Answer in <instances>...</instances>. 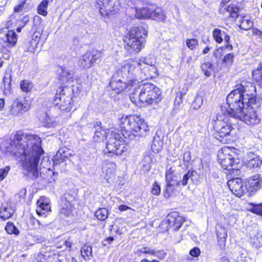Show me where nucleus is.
<instances>
[{
  "label": "nucleus",
  "instance_id": "obj_25",
  "mask_svg": "<svg viewBox=\"0 0 262 262\" xmlns=\"http://www.w3.org/2000/svg\"><path fill=\"white\" fill-rule=\"evenodd\" d=\"M70 155L69 149L67 148H62L59 149L54 157L53 163L57 165L63 162L65 159L68 158Z\"/></svg>",
  "mask_w": 262,
  "mask_h": 262
},
{
  "label": "nucleus",
  "instance_id": "obj_47",
  "mask_svg": "<svg viewBox=\"0 0 262 262\" xmlns=\"http://www.w3.org/2000/svg\"><path fill=\"white\" fill-rule=\"evenodd\" d=\"M186 43L189 49L193 50L198 45V41L195 38L188 39L186 41Z\"/></svg>",
  "mask_w": 262,
  "mask_h": 262
},
{
  "label": "nucleus",
  "instance_id": "obj_61",
  "mask_svg": "<svg viewBox=\"0 0 262 262\" xmlns=\"http://www.w3.org/2000/svg\"><path fill=\"white\" fill-rule=\"evenodd\" d=\"M166 181L167 183L171 184L172 185V186H173V187H174L175 185L177 186H181L180 184H178L179 181H177L173 179H170L168 176H166Z\"/></svg>",
  "mask_w": 262,
  "mask_h": 262
},
{
  "label": "nucleus",
  "instance_id": "obj_12",
  "mask_svg": "<svg viewBox=\"0 0 262 262\" xmlns=\"http://www.w3.org/2000/svg\"><path fill=\"white\" fill-rule=\"evenodd\" d=\"M96 7L103 16L114 14L121 7L120 0H97Z\"/></svg>",
  "mask_w": 262,
  "mask_h": 262
},
{
  "label": "nucleus",
  "instance_id": "obj_57",
  "mask_svg": "<svg viewBox=\"0 0 262 262\" xmlns=\"http://www.w3.org/2000/svg\"><path fill=\"white\" fill-rule=\"evenodd\" d=\"M226 239H217V246L221 250H224L226 248Z\"/></svg>",
  "mask_w": 262,
  "mask_h": 262
},
{
  "label": "nucleus",
  "instance_id": "obj_52",
  "mask_svg": "<svg viewBox=\"0 0 262 262\" xmlns=\"http://www.w3.org/2000/svg\"><path fill=\"white\" fill-rule=\"evenodd\" d=\"M224 37L225 41L227 43V45L224 46L225 48L226 49H227L228 50V51H231L232 50V46L229 43L230 38L229 36H228L225 32H224Z\"/></svg>",
  "mask_w": 262,
  "mask_h": 262
},
{
  "label": "nucleus",
  "instance_id": "obj_17",
  "mask_svg": "<svg viewBox=\"0 0 262 262\" xmlns=\"http://www.w3.org/2000/svg\"><path fill=\"white\" fill-rule=\"evenodd\" d=\"M227 185L230 190L235 195L240 197L243 195L245 191L242 180L240 178H235L229 180Z\"/></svg>",
  "mask_w": 262,
  "mask_h": 262
},
{
  "label": "nucleus",
  "instance_id": "obj_35",
  "mask_svg": "<svg viewBox=\"0 0 262 262\" xmlns=\"http://www.w3.org/2000/svg\"><path fill=\"white\" fill-rule=\"evenodd\" d=\"M224 32L219 29H215L213 31V37L216 42L221 43L223 42Z\"/></svg>",
  "mask_w": 262,
  "mask_h": 262
},
{
  "label": "nucleus",
  "instance_id": "obj_22",
  "mask_svg": "<svg viewBox=\"0 0 262 262\" xmlns=\"http://www.w3.org/2000/svg\"><path fill=\"white\" fill-rule=\"evenodd\" d=\"M15 212V209L9 204H2L0 208V218L6 220L12 217Z\"/></svg>",
  "mask_w": 262,
  "mask_h": 262
},
{
  "label": "nucleus",
  "instance_id": "obj_53",
  "mask_svg": "<svg viewBox=\"0 0 262 262\" xmlns=\"http://www.w3.org/2000/svg\"><path fill=\"white\" fill-rule=\"evenodd\" d=\"M10 169L9 167H6L4 169H0V181L3 180L7 176L9 170Z\"/></svg>",
  "mask_w": 262,
  "mask_h": 262
},
{
  "label": "nucleus",
  "instance_id": "obj_6",
  "mask_svg": "<svg viewBox=\"0 0 262 262\" xmlns=\"http://www.w3.org/2000/svg\"><path fill=\"white\" fill-rule=\"evenodd\" d=\"M229 115L224 112V108L221 107V112L219 113L213 118L212 125L215 131V138L223 143L227 141L225 137L229 136L233 129L229 120Z\"/></svg>",
  "mask_w": 262,
  "mask_h": 262
},
{
  "label": "nucleus",
  "instance_id": "obj_2",
  "mask_svg": "<svg viewBox=\"0 0 262 262\" xmlns=\"http://www.w3.org/2000/svg\"><path fill=\"white\" fill-rule=\"evenodd\" d=\"M255 92V87L248 83L247 84H239L236 85V89L232 91L227 97V103L229 109L225 106L224 112L229 116L235 118L241 113L247 110V106L256 103L257 98L254 96Z\"/></svg>",
  "mask_w": 262,
  "mask_h": 262
},
{
  "label": "nucleus",
  "instance_id": "obj_64",
  "mask_svg": "<svg viewBox=\"0 0 262 262\" xmlns=\"http://www.w3.org/2000/svg\"><path fill=\"white\" fill-rule=\"evenodd\" d=\"M26 189L25 188H23L18 192L17 195L19 198H24L26 195Z\"/></svg>",
  "mask_w": 262,
  "mask_h": 262
},
{
  "label": "nucleus",
  "instance_id": "obj_40",
  "mask_svg": "<svg viewBox=\"0 0 262 262\" xmlns=\"http://www.w3.org/2000/svg\"><path fill=\"white\" fill-rule=\"evenodd\" d=\"M37 45V39H32L26 44V51L34 52Z\"/></svg>",
  "mask_w": 262,
  "mask_h": 262
},
{
  "label": "nucleus",
  "instance_id": "obj_5",
  "mask_svg": "<svg viewBox=\"0 0 262 262\" xmlns=\"http://www.w3.org/2000/svg\"><path fill=\"white\" fill-rule=\"evenodd\" d=\"M133 93L134 97H138L143 103L147 104H157L161 100L160 89L151 83L140 84Z\"/></svg>",
  "mask_w": 262,
  "mask_h": 262
},
{
  "label": "nucleus",
  "instance_id": "obj_58",
  "mask_svg": "<svg viewBox=\"0 0 262 262\" xmlns=\"http://www.w3.org/2000/svg\"><path fill=\"white\" fill-rule=\"evenodd\" d=\"M26 3V0H21L19 5L15 6L14 8V11L16 13L19 12L23 10L24 5Z\"/></svg>",
  "mask_w": 262,
  "mask_h": 262
},
{
  "label": "nucleus",
  "instance_id": "obj_18",
  "mask_svg": "<svg viewBox=\"0 0 262 262\" xmlns=\"http://www.w3.org/2000/svg\"><path fill=\"white\" fill-rule=\"evenodd\" d=\"M245 163L246 166L249 168L258 167L262 163V160L260 157L256 154L249 151L247 153L245 157Z\"/></svg>",
  "mask_w": 262,
  "mask_h": 262
},
{
  "label": "nucleus",
  "instance_id": "obj_10",
  "mask_svg": "<svg viewBox=\"0 0 262 262\" xmlns=\"http://www.w3.org/2000/svg\"><path fill=\"white\" fill-rule=\"evenodd\" d=\"M233 152L229 147H224L218 152V161L224 169L229 171L236 170L238 171V159L233 156Z\"/></svg>",
  "mask_w": 262,
  "mask_h": 262
},
{
  "label": "nucleus",
  "instance_id": "obj_41",
  "mask_svg": "<svg viewBox=\"0 0 262 262\" xmlns=\"http://www.w3.org/2000/svg\"><path fill=\"white\" fill-rule=\"evenodd\" d=\"M5 230L8 234H14L17 235L19 234V230L12 223H8Z\"/></svg>",
  "mask_w": 262,
  "mask_h": 262
},
{
  "label": "nucleus",
  "instance_id": "obj_24",
  "mask_svg": "<svg viewBox=\"0 0 262 262\" xmlns=\"http://www.w3.org/2000/svg\"><path fill=\"white\" fill-rule=\"evenodd\" d=\"M115 165L113 163H108L106 164L104 168L103 171L104 179H106L108 183L112 181L115 176Z\"/></svg>",
  "mask_w": 262,
  "mask_h": 262
},
{
  "label": "nucleus",
  "instance_id": "obj_29",
  "mask_svg": "<svg viewBox=\"0 0 262 262\" xmlns=\"http://www.w3.org/2000/svg\"><path fill=\"white\" fill-rule=\"evenodd\" d=\"M79 66L85 69H89L92 65L91 60H90V55L86 52L79 60L78 62Z\"/></svg>",
  "mask_w": 262,
  "mask_h": 262
},
{
  "label": "nucleus",
  "instance_id": "obj_31",
  "mask_svg": "<svg viewBox=\"0 0 262 262\" xmlns=\"http://www.w3.org/2000/svg\"><path fill=\"white\" fill-rule=\"evenodd\" d=\"M43 125L47 127H52L56 125L57 122L54 117H50L47 114H45L41 120Z\"/></svg>",
  "mask_w": 262,
  "mask_h": 262
},
{
  "label": "nucleus",
  "instance_id": "obj_37",
  "mask_svg": "<svg viewBox=\"0 0 262 262\" xmlns=\"http://www.w3.org/2000/svg\"><path fill=\"white\" fill-rule=\"evenodd\" d=\"M185 94V93H183L181 91H178L176 93L175 99L174 100V108L178 110L179 109L182 103V99L184 95Z\"/></svg>",
  "mask_w": 262,
  "mask_h": 262
},
{
  "label": "nucleus",
  "instance_id": "obj_43",
  "mask_svg": "<svg viewBox=\"0 0 262 262\" xmlns=\"http://www.w3.org/2000/svg\"><path fill=\"white\" fill-rule=\"evenodd\" d=\"M250 205L252 206V207L249 209L250 212L262 216V203L256 205L250 204Z\"/></svg>",
  "mask_w": 262,
  "mask_h": 262
},
{
  "label": "nucleus",
  "instance_id": "obj_3",
  "mask_svg": "<svg viewBox=\"0 0 262 262\" xmlns=\"http://www.w3.org/2000/svg\"><path fill=\"white\" fill-rule=\"evenodd\" d=\"M144 76L135 61H126L118 69L110 83L111 88L119 94L126 89L134 86Z\"/></svg>",
  "mask_w": 262,
  "mask_h": 262
},
{
  "label": "nucleus",
  "instance_id": "obj_59",
  "mask_svg": "<svg viewBox=\"0 0 262 262\" xmlns=\"http://www.w3.org/2000/svg\"><path fill=\"white\" fill-rule=\"evenodd\" d=\"M104 135V132L102 133L101 132H95V135L94 136V139L96 141H99L100 140L102 139L103 136Z\"/></svg>",
  "mask_w": 262,
  "mask_h": 262
},
{
  "label": "nucleus",
  "instance_id": "obj_48",
  "mask_svg": "<svg viewBox=\"0 0 262 262\" xmlns=\"http://www.w3.org/2000/svg\"><path fill=\"white\" fill-rule=\"evenodd\" d=\"M173 189L174 187L172 186V185L170 183H167L166 188L164 193V196L165 198H169L171 194H172Z\"/></svg>",
  "mask_w": 262,
  "mask_h": 262
},
{
  "label": "nucleus",
  "instance_id": "obj_49",
  "mask_svg": "<svg viewBox=\"0 0 262 262\" xmlns=\"http://www.w3.org/2000/svg\"><path fill=\"white\" fill-rule=\"evenodd\" d=\"M83 256L89 257L92 255V248L89 246H84L81 250Z\"/></svg>",
  "mask_w": 262,
  "mask_h": 262
},
{
  "label": "nucleus",
  "instance_id": "obj_56",
  "mask_svg": "<svg viewBox=\"0 0 262 262\" xmlns=\"http://www.w3.org/2000/svg\"><path fill=\"white\" fill-rule=\"evenodd\" d=\"M252 75L256 81H259L262 79V73L260 71L255 70L252 72Z\"/></svg>",
  "mask_w": 262,
  "mask_h": 262
},
{
  "label": "nucleus",
  "instance_id": "obj_45",
  "mask_svg": "<svg viewBox=\"0 0 262 262\" xmlns=\"http://www.w3.org/2000/svg\"><path fill=\"white\" fill-rule=\"evenodd\" d=\"M234 55L233 53H230L226 54L222 60V64H231L233 61Z\"/></svg>",
  "mask_w": 262,
  "mask_h": 262
},
{
  "label": "nucleus",
  "instance_id": "obj_32",
  "mask_svg": "<svg viewBox=\"0 0 262 262\" xmlns=\"http://www.w3.org/2000/svg\"><path fill=\"white\" fill-rule=\"evenodd\" d=\"M213 68V64L210 61H205L201 65L202 70L204 72L205 75L207 77L211 76Z\"/></svg>",
  "mask_w": 262,
  "mask_h": 262
},
{
  "label": "nucleus",
  "instance_id": "obj_8",
  "mask_svg": "<svg viewBox=\"0 0 262 262\" xmlns=\"http://www.w3.org/2000/svg\"><path fill=\"white\" fill-rule=\"evenodd\" d=\"M147 31L143 27H135L131 29L128 37L125 40V48L130 53H137L143 48Z\"/></svg>",
  "mask_w": 262,
  "mask_h": 262
},
{
  "label": "nucleus",
  "instance_id": "obj_54",
  "mask_svg": "<svg viewBox=\"0 0 262 262\" xmlns=\"http://www.w3.org/2000/svg\"><path fill=\"white\" fill-rule=\"evenodd\" d=\"M166 253L164 250H154L153 255L158 257L160 259L164 258L166 256Z\"/></svg>",
  "mask_w": 262,
  "mask_h": 262
},
{
  "label": "nucleus",
  "instance_id": "obj_15",
  "mask_svg": "<svg viewBox=\"0 0 262 262\" xmlns=\"http://www.w3.org/2000/svg\"><path fill=\"white\" fill-rule=\"evenodd\" d=\"M230 0H222L221 3V8L219 12L227 16L233 18H237L238 16L239 9L234 4L226 6Z\"/></svg>",
  "mask_w": 262,
  "mask_h": 262
},
{
  "label": "nucleus",
  "instance_id": "obj_14",
  "mask_svg": "<svg viewBox=\"0 0 262 262\" xmlns=\"http://www.w3.org/2000/svg\"><path fill=\"white\" fill-rule=\"evenodd\" d=\"M17 36L13 30H0V43L7 47H13L16 43Z\"/></svg>",
  "mask_w": 262,
  "mask_h": 262
},
{
  "label": "nucleus",
  "instance_id": "obj_34",
  "mask_svg": "<svg viewBox=\"0 0 262 262\" xmlns=\"http://www.w3.org/2000/svg\"><path fill=\"white\" fill-rule=\"evenodd\" d=\"M250 243L255 247H260L262 246V235L257 233L252 236L250 239Z\"/></svg>",
  "mask_w": 262,
  "mask_h": 262
},
{
  "label": "nucleus",
  "instance_id": "obj_21",
  "mask_svg": "<svg viewBox=\"0 0 262 262\" xmlns=\"http://www.w3.org/2000/svg\"><path fill=\"white\" fill-rule=\"evenodd\" d=\"M59 214L61 217H68L72 212L73 206L71 203L67 200V198H63L60 204Z\"/></svg>",
  "mask_w": 262,
  "mask_h": 262
},
{
  "label": "nucleus",
  "instance_id": "obj_1",
  "mask_svg": "<svg viewBox=\"0 0 262 262\" xmlns=\"http://www.w3.org/2000/svg\"><path fill=\"white\" fill-rule=\"evenodd\" d=\"M41 140L37 135L27 134L20 130L10 138V142L3 144L1 147L6 152L17 156L23 161L24 168L32 172L35 178L38 176V165L43 150Z\"/></svg>",
  "mask_w": 262,
  "mask_h": 262
},
{
  "label": "nucleus",
  "instance_id": "obj_28",
  "mask_svg": "<svg viewBox=\"0 0 262 262\" xmlns=\"http://www.w3.org/2000/svg\"><path fill=\"white\" fill-rule=\"evenodd\" d=\"M163 143L159 136H155L154 138L151 145V149L155 153H158L163 148Z\"/></svg>",
  "mask_w": 262,
  "mask_h": 262
},
{
  "label": "nucleus",
  "instance_id": "obj_62",
  "mask_svg": "<svg viewBox=\"0 0 262 262\" xmlns=\"http://www.w3.org/2000/svg\"><path fill=\"white\" fill-rule=\"evenodd\" d=\"M253 33L254 35L257 36L258 38L262 39V32L259 30L258 29H253Z\"/></svg>",
  "mask_w": 262,
  "mask_h": 262
},
{
  "label": "nucleus",
  "instance_id": "obj_19",
  "mask_svg": "<svg viewBox=\"0 0 262 262\" xmlns=\"http://www.w3.org/2000/svg\"><path fill=\"white\" fill-rule=\"evenodd\" d=\"M167 220L169 226H172L173 230L176 231L179 229L184 222L183 217L180 216L176 212L169 214L167 216Z\"/></svg>",
  "mask_w": 262,
  "mask_h": 262
},
{
  "label": "nucleus",
  "instance_id": "obj_51",
  "mask_svg": "<svg viewBox=\"0 0 262 262\" xmlns=\"http://www.w3.org/2000/svg\"><path fill=\"white\" fill-rule=\"evenodd\" d=\"M225 49H226L225 47H221L215 49L213 52L214 57L216 59L220 58L222 55L223 51Z\"/></svg>",
  "mask_w": 262,
  "mask_h": 262
},
{
  "label": "nucleus",
  "instance_id": "obj_4",
  "mask_svg": "<svg viewBox=\"0 0 262 262\" xmlns=\"http://www.w3.org/2000/svg\"><path fill=\"white\" fill-rule=\"evenodd\" d=\"M120 127L128 137L133 140L135 137H143L148 130L143 119L137 115L122 116L119 120Z\"/></svg>",
  "mask_w": 262,
  "mask_h": 262
},
{
  "label": "nucleus",
  "instance_id": "obj_30",
  "mask_svg": "<svg viewBox=\"0 0 262 262\" xmlns=\"http://www.w3.org/2000/svg\"><path fill=\"white\" fill-rule=\"evenodd\" d=\"M238 23L240 28L244 30H248L253 26V21L245 17L241 18L238 20Z\"/></svg>",
  "mask_w": 262,
  "mask_h": 262
},
{
  "label": "nucleus",
  "instance_id": "obj_13",
  "mask_svg": "<svg viewBox=\"0 0 262 262\" xmlns=\"http://www.w3.org/2000/svg\"><path fill=\"white\" fill-rule=\"evenodd\" d=\"M247 110L241 113L235 119L242 120L248 125L257 124L260 122V118L252 105L247 106Z\"/></svg>",
  "mask_w": 262,
  "mask_h": 262
},
{
  "label": "nucleus",
  "instance_id": "obj_60",
  "mask_svg": "<svg viewBox=\"0 0 262 262\" xmlns=\"http://www.w3.org/2000/svg\"><path fill=\"white\" fill-rule=\"evenodd\" d=\"M154 252V249H151L147 247H143L141 249V253L144 254H149L153 255Z\"/></svg>",
  "mask_w": 262,
  "mask_h": 262
},
{
  "label": "nucleus",
  "instance_id": "obj_36",
  "mask_svg": "<svg viewBox=\"0 0 262 262\" xmlns=\"http://www.w3.org/2000/svg\"><path fill=\"white\" fill-rule=\"evenodd\" d=\"M87 52L90 55V60H91L92 64L100 60L101 54L98 51L93 50L92 51H89Z\"/></svg>",
  "mask_w": 262,
  "mask_h": 262
},
{
  "label": "nucleus",
  "instance_id": "obj_50",
  "mask_svg": "<svg viewBox=\"0 0 262 262\" xmlns=\"http://www.w3.org/2000/svg\"><path fill=\"white\" fill-rule=\"evenodd\" d=\"M161 189L159 185L157 182H155L152 185V188L151 189V193L154 195H158L160 194Z\"/></svg>",
  "mask_w": 262,
  "mask_h": 262
},
{
  "label": "nucleus",
  "instance_id": "obj_27",
  "mask_svg": "<svg viewBox=\"0 0 262 262\" xmlns=\"http://www.w3.org/2000/svg\"><path fill=\"white\" fill-rule=\"evenodd\" d=\"M249 188L251 191H257L262 187V179L259 174L254 175L249 181Z\"/></svg>",
  "mask_w": 262,
  "mask_h": 262
},
{
  "label": "nucleus",
  "instance_id": "obj_9",
  "mask_svg": "<svg viewBox=\"0 0 262 262\" xmlns=\"http://www.w3.org/2000/svg\"><path fill=\"white\" fill-rule=\"evenodd\" d=\"M59 93L55 96L54 103L58 105L59 108L66 112H70L74 107V100L72 98L73 90L67 85L59 88Z\"/></svg>",
  "mask_w": 262,
  "mask_h": 262
},
{
  "label": "nucleus",
  "instance_id": "obj_42",
  "mask_svg": "<svg viewBox=\"0 0 262 262\" xmlns=\"http://www.w3.org/2000/svg\"><path fill=\"white\" fill-rule=\"evenodd\" d=\"M216 236L217 239H226L227 234L225 228L221 226L216 227Z\"/></svg>",
  "mask_w": 262,
  "mask_h": 262
},
{
  "label": "nucleus",
  "instance_id": "obj_7",
  "mask_svg": "<svg viewBox=\"0 0 262 262\" xmlns=\"http://www.w3.org/2000/svg\"><path fill=\"white\" fill-rule=\"evenodd\" d=\"M107 136L108 138L106 146V154L108 156L121 155L126 151L124 143L129 140L125 133L114 129L108 133Z\"/></svg>",
  "mask_w": 262,
  "mask_h": 262
},
{
  "label": "nucleus",
  "instance_id": "obj_11",
  "mask_svg": "<svg viewBox=\"0 0 262 262\" xmlns=\"http://www.w3.org/2000/svg\"><path fill=\"white\" fill-rule=\"evenodd\" d=\"M135 16L138 19L151 18L152 19L164 20V15L160 9L155 7L132 8Z\"/></svg>",
  "mask_w": 262,
  "mask_h": 262
},
{
  "label": "nucleus",
  "instance_id": "obj_38",
  "mask_svg": "<svg viewBox=\"0 0 262 262\" xmlns=\"http://www.w3.org/2000/svg\"><path fill=\"white\" fill-rule=\"evenodd\" d=\"M95 216L100 221L105 220L108 216V211L106 208H100L95 212Z\"/></svg>",
  "mask_w": 262,
  "mask_h": 262
},
{
  "label": "nucleus",
  "instance_id": "obj_20",
  "mask_svg": "<svg viewBox=\"0 0 262 262\" xmlns=\"http://www.w3.org/2000/svg\"><path fill=\"white\" fill-rule=\"evenodd\" d=\"M138 64V67L139 68L140 71L142 72V74L144 76L141 80L139 81V82L143 81L144 79L147 78H152L157 76V70L154 66H147L143 68L142 71L141 68V63L136 61Z\"/></svg>",
  "mask_w": 262,
  "mask_h": 262
},
{
  "label": "nucleus",
  "instance_id": "obj_23",
  "mask_svg": "<svg viewBox=\"0 0 262 262\" xmlns=\"http://www.w3.org/2000/svg\"><path fill=\"white\" fill-rule=\"evenodd\" d=\"M37 205L38 207L36 209V212L39 216H46L48 213L51 211L49 203L48 202H45L42 198L38 200Z\"/></svg>",
  "mask_w": 262,
  "mask_h": 262
},
{
  "label": "nucleus",
  "instance_id": "obj_26",
  "mask_svg": "<svg viewBox=\"0 0 262 262\" xmlns=\"http://www.w3.org/2000/svg\"><path fill=\"white\" fill-rule=\"evenodd\" d=\"M59 80L61 85H64L73 81V73L69 70L61 68L59 75Z\"/></svg>",
  "mask_w": 262,
  "mask_h": 262
},
{
  "label": "nucleus",
  "instance_id": "obj_55",
  "mask_svg": "<svg viewBox=\"0 0 262 262\" xmlns=\"http://www.w3.org/2000/svg\"><path fill=\"white\" fill-rule=\"evenodd\" d=\"M201 253L200 250L198 247H194L192 248L191 250L189 251L190 255L192 257H198Z\"/></svg>",
  "mask_w": 262,
  "mask_h": 262
},
{
  "label": "nucleus",
  "instance_id": "obj_39",
  "mask_svg": "<svg viewBox=\"0 0 262 262\" xmlns=\"http://www.w3.org/2000/svg\"><path fill=\"white\" fill-rule=\"evenodd\" d=\"M20 87L23 92H28L33 89V84L29 80H23L20 82Z\"/></svg>",
  "mask_w": 262,
  "mask_h": 262
},
{
  "label": "nucleus",
  "instance_id": "obj_46",
  "mask_svg": "<svg viewBox=\"0 0 262 262\" xmlns=\"http://www.w3.org/2000/svg\"><path fill=\"white\" fill-rule=\"evenodd\" d=\"M192 172L188 171L187 173L184 174L183 177V179L181 181H179L178 184H180V186H186L189 179L191 177Z\"/></svg>",
  "mask_w": 262,
  "mask_h": 262
},
{
  "label": "nucleus",
  "instance_id": "obj_63",
  "mask_svg": "<svg viewBox=\"0 0 262 262\" xmlns=\"http://www.w3.org/2000/svg\"><path fill=\"white\" fill-rule=\"evenodd\" d=\"M183 160L184 161L189 162L191 160L190 153L189 151L184 152L183 156Z\"/></svg>",
  "mask_w": 262,
  "mask_h": 262
},
{
  "label": "nucleus",
  "instance_id": "obj_44",
  "mask_svg": "<svg viewBox=\"0 0 262 262\" xmlns=\"http://www.w3.org/2000/svg\"><path fill=\"white\" fill-rule=\"evenodd\" d=\"M203 98L201 96H196L192 103V106L194 109H198L203 104Z\"/></svg>",
  "mask_w": 262,
  "mask_h": 262
},
{
  "label": "nucleus",
  "instance_id": "obj_16",
  "mask_svg": "<svg viewBox=\"0 0 262 262\" xmlns=\"http://www.w3.org/2000/svg\"><path fill=\"white\" fill-rule=\"evenodd\" d=\"M30 108V104L27 101H20L19 99H15L11 105V113L13 115L17 116L23 114Z\"/></svg>",
  "mask_w": 262,
  "mask_h": 262
},
{
  "label": "nucleus",
  "instance_id": "obj_33",
  "mask_svg": "<svg viewBox=\"0 0 262 262\" xmlns=\"http://www.w3.org/2000/svg\"><path fill=\"white\" fill-rule=\"evenodd\" d=\"M49 4L48 0L42 1L37 7V12L38 14L46 16L48 14L47 8Z\"/></svg>",
  "mask_w": 262,
  "mask_h": 262
}]
</instances>
